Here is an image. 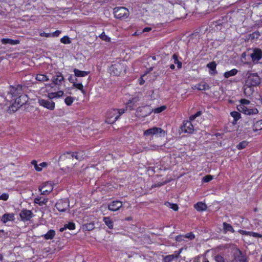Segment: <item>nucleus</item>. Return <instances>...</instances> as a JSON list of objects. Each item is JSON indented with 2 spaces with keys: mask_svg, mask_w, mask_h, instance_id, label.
<instances>
[{
  "mask_svg": "<svg viewBox=\"0 0 262 262\" xmlns=\"http://www.w3.org/2000/svg\"><path fill=\"white\" fill-rule=\"evenodd\" d=\"M223 227L225 233L228 231L231 232V233H234L235 232L232 226L230 224L224 222L223 223Z\"/></svg>",
  "mask_w": 262,
  "mask_h": 262,
  "instance_id": "2f4dec72",
  "label": "nucleus"
},
{
  "mask_svg": "<svg viewBox=\"0 0 262 262\" xmlns=\"http://www.w3.org/2000/svg\"><path fill=\"white\" fill-rule=\"evenodd\" d=\"M55 235V231L54 230L51 229L48 232L44 234L42 236L46 239H52Z\"/></svg>",
  "mask_w": 262,
  "mask_h": 262,
  "instance_id": "c756f323",
  "label": "nucleus"
},
{
  "mask_svg": "<svg viewBox=\"0 0 262 262\" xmlns=\"http://www.w3.org/2000/svg\"><path fill=\"white\" fill-rule=\"evenodd\" d=\"M95 228L94 222H91L83 225V229L86 231H92Z\"/></svg>",
  "mask_w": 262,
  "mask_h": 262,
  "instance_id": "4c0bfd02",
  "label": "nucleus"
},
{
  "mask_svg": "<svg viewBox=\"0 0 262 262\" xmlns=\"http://www.w3.org/2000/svg\"><path fill=\"white\" fill-rule=\"evenodd\" d=\"M20 106L19 105H17L15 104V102H14L9 107L8 111L9 113H14L18 110Z\"/></svg>",
  "mask_w": 262,
  "mask_h": 262,
  "instance_id": "a19ab883",
  "label": "nucleus"
},
{
  "mask_svg": "<svg viewBox=\"0 0 262 262\" xmlns=\"http://www.w3.org/2000/svg\"><path fill=\"white\" fill-rule=\"evenodd\" d=\"M48 201V199L46 198L38 197L34 199V203L38 204L39 206L46 205Z\"/></svg>",
  "mask_w": 262,
  "mask_h": 262,
  "instance_id": "cd10ccee",
  "label": "nucleus"
},
{
  "mask_svg": "<svg viewBox=\"0 0 262 262\" xmlns=\"http://www.w3.org/2000/svg\"><path fill=\"white\" fill-rule=\"evenodd\" d=\"M15 220L14 213H5L1 217V221L6 223L8 221H13Z\"/></svg>",
  "mask_w": 262,
  "mask_h": 262,
  "instance_id": "aec40b11",
  "label": "nucleus"
},
{
  "mask_svg": "<svg viewBox=\"0 0 262 262\" xmlns=\"http://www.w3.org/2000/svg\"><path fill=\"white\" fill-rule=\"evenodd\" d=\"M74 100V99L73 97L69 96V97H67L64 99V102L67 105L70 106L73 102Z\"/></svg>",
  "mask_w": 262,
  "mask_h": 262,
  "instance_id": "49530a36",
  "label": "nucleus"
},
{
  "mask_svg": "<svg viewBox=\"0 0 262 262\" xmlns=\"http://www.w3.org/2000/svg\"><path fill=\"white\" fill-rule=\"evenodd\" d=\"M22 221H29L33 216V213L31 210L23 209L19 213Z\"/></svg>",
  "mask_w": 262,
  "mask_h": 262,
  "instance_id": "4468645a",
  "label": "nucleus"
},
{
  "mask_svg": "<svg viewBox=\"0 0 262 262\" xmlns=\"http://www.w3.org/2000/svg\"><path fill=\"white\" fill-rule=\"evenodd\" d=\"M31 163L33 165H34L35 169L37 171H40L42 170V168L38 166V165L37 164V161L35 160H33L31 162Z\"/></svg>",
  "mask_w": 262,
  "mask_h": 262,
  "instance_id": "3c124183",
  "label": "nucleus"
},
{
  "mask_svg": "<svg viewBox=\"0 0 262 262\" xmlns=\"http://www.w3.org/2000/svg\"><path fill=\"white\" fill-rule=\"evenodd\" d=\"M1 42L3 44H10L11 45H17L19 43V40H13L9 38H3L1 40Z\"/></svg>",
  "mask_w": 262,
  "mask_h": 262,
  "instance_id": "a878e982",
  "label": "nucleus"
},
{
  "mask_svg": "<svg viewBox=\"0 0 262 262\" xmlns=\"http://www.w3.org/2000/svg\"><path fill=\"white\" fill-rule=\"evenodd\" d=\"M73 152V155H74V158L79 161H81V160H83L85 158V157H86L84 151H79L78 152Z\"/></svg>",
  "mask_w": 262,
  "mask_h": 262,
  "instance_id": "bb28decb",
  "label": "nucleus"
},
{
  "mask_svg": "<svg viewBox=\"0 0 262 262\" xmlns=\"http://www.w3.org/2000/svg\"><path fill=\"white\" fill-rule=\"evenodd\" d=\"M103 221L109 229H112L113 228L114 223L110 217H104Z\"/></svg>",
  "mask_w": 262,
  "mask_h": 262,
  "instance_id": "c85d7f7f",
  "label": "nucleus"
},
{
  "mask_svg": "<svg viewBox=\"0 0 262 262\" xmlns=\"http://www.w3.org/2000/svg\"><path fill=\"white\" fill-rule=\"evenodd\" d=\"M172 59L174 60V63L177 64V67L179 69L182 68V63L181 61L178 60V56L176 54H174L172 55Z\"/></svg>",
  "mask_w": 262,
  "mask_h": 262,
  "instance_id": "ea45409f",
  "label": "nucleus"
},
{
  "mask_svg": "<svg viewBox=\"0 0 262 262\" xmlns=\"http://www.w3.org/2000/svg\"><path fill=\"white\" fill-rule=\"evenodd\" d=\"M193 89H198L200 91L209 90L210 89L209 85L205 82H201L192 87Z\"/></svg>",
  "mask_w": 262,
  "mask_h": 262,
  "instance_id": "4be33fe9",
  "label": "nucleus"
},
{
  "mask_svg": "<svg viewBox=\"0 0 262 262\" xmlns=\"http://www.w3.org/2000/svg\"><path fill=\"white\" fill-rule=\"evenodd\" d=\"M168 204H169V207L172 209L173 210L177 211L178 210L179 207L176 204H172L170 203H168Z\"/></svg>",
  "mask_w": 262,
  "mask_h": 262,
  "instance_id": "4d7b16f0",
  "label": "nucleus"
},
{
  "mask_svg": "<svg viewBox=\"0 0 262 262\" xmlns=\"http://www.w3.org/2000/svg\"><path fill=\"white\" fill-rule=\"evenodd\" d=\"M38 103L40 105L50 110H53L55 108V103L50 99H39L38 100Z\"/></svg>",
  "mask_w": 262,
  "mask_h": 262,
  "instance_id": "9b49d317",
  "label": "nucleus"
},
{
  "mask_svg": "<svg viewBox=\"0 0 262 262\" xmlns=\"http://www.w3.org/2000/svg\"><path fill=\"white\" fill-rule=\"evenodd\" d=\"M234 256V259L237 262H245L246 260V257L245 255L239 249H237L235 252Z\"/></svg>",
  "mask_w": 262,
  "mask_h": 262,
  "instance_id": "a211bd4d",
  "label": "nucleus"
},
{
  "mask_svg": "<svg viewBox=\"0 0 262 262\" xmlns=\"http://www.w3.org/2000/svg\"><path fill=\"white\" fill-rule=\"evenodd\" d=\"M49 99L51 100L52 99L56 97V94L55 93H51L48 94Z\"/></svg>",
  "mask_w": 262,
  "mask_h": 262,
  "instance_id": "69168bd1",
  "label": "nucleus"
},
{
  "mask_svg": "<svg viewBox=\"0 0 262 262\" xmlns=\"http://www.w3.org/2000/svg\"><path fill=\"white\" fill-rule=\"evenodd\" d=\"M184 237L183 235H179L176 237L175 239L177 242H181L184 239Z\"/></svg>",
  "mask_w": 262,
  "mask_h": 262,
  "instance_id": "680f3d73",
  "label": "nucleus"
},
{
  "mask_svg": "<svg viewBox=\"0 0 262 262\" xmlns=\"http://www.w3.org/2000/svg\"><path fill=\"white\" fill-rule=\"evenodd\" d=\"M213 179V177L211 175H207L203 178L204 182H209Z\"/></svg>",
  "mask_w": 262,
  "mask_h": 262,
  "instance_id": "864d4df0",
  "label": "nucleus"
},
{
  "mask_svg": "<svg viewBox=\"0 0 262 262\" xmlns=\"http://www.w3.org/2000/svg\"><path fill=\"white\" fill-rule=\"evenodd\" d=\"M69 81L74 84V82H78V79L77 78H73L72 76H70L68 78Z\"/></svg>",
  "mask_w": 262,
  "mask_h": 262,
  "instance_id": "0e129e2a",
  "label": "nucleus"
},
{
  "mask_svg": "<svg viewBox=\"0 0 262 262\" xmlns=\"http://www.w3.org/2000/svg\"><path fill=\"white\" fill-rule=\"evenodd\" d=\"M260 34L258 31H255L252 34L249 35V39L253 40L255 38L257 39Z\"/></svg>",
  "mask_w": 262,
  "mask_h": 262,
  "instance_id": "37998d69",
  "label": "nucleus"
},
{
  "mask_svg": "<svg viewBox=\"0 0 262 262\" xmlns=\"http://www.w3.org/2000/svg\"><path fill=\"white\" fill-rule=\"evenodd\" d=\"M57 209L60 212H65L70 207V202L68 199H60L55 204Z\"/></svg>",
  "mask_w": 262,
  "mask_h": 262,
  "instance_id": "39448f33",
  "label": "nucleus"
},
{
  "mask_svg": "<svg viewBox=\"0 0 262 262\" xmlns=\"http://www.w3.org/2000/svg\"><path fill=\"white\" fill-rule=\"evenodd\" d=\"M230 115L233 118L232 123L236 124L237 121L241 118V114L238 112L233 111L231 112Z\"/></svg>",
  "mask_w": 262,
  "mask_h": 262,
  "instance_id": "473e14b6",
  "label": "nucleus"
},
{
  "mask_svg": "<svg viewBox=\"0 0 262 262\" xmlns=\"http://www.w3.org/2000/svg\"><path fill=\"white\" fill-rule=\"evenodd\" d=\"M139 101L138 97H134L130 99L127 103V107H129L131 109H133V106L136 105V103Z\"/></svg>",
  "mask_w": 262,
  "mask_h": 262,
  "instance_id": "f704fd0d",
  "label": "nucleus"
},
{
  "mask_svg": "<svg viewBox=\"0 0 262 262\" xmlns=\"http://www.w3.org/2000/svg\"><path fill=\"white\" fill-rule=\"evenodd\" d=\"M166 108V106H162L159 107H157L155 109L154 112L155 113H159L165 110Z\"/></svg>",
  "mask_w": 262,
  "mask_h": 262,
  "instance_id": "6e6d98bb",
  "label": "nucleus"
},
{
  "mask_svg": "<svg viewBox=\"0 0 262 262\" xmlns=\"http://www.w3.org/2000/svg\"><path fill=\"white\" fill-rule=\"evenodd\" d=\"M182 249L181 248L179 251H175L174 254H172L176 259H177L179 258L180 253L182 252Z\"/></svg>",
  "mask_w": 262,
  "mask_h": 262,
  "instance_id": "bf43d9fd",
  "label": "nucleus"
},
{
  "mask_svg": "<svg viewBox=\"0 0 262 262\" xmlns=\"http://www.w3.org/2000/svg\"><path fill=\"white\" fill-rule=\"evenodd\" d=\"M241 104L240 105H244L245 106V105H248L250 104V101L247 99H242L240 100Z\"/></svg>",
  "mask_w": 262,
  "mask_h": 262,
  "instance_id": "13d9d810",
  "label": "nucleus"
},
{
  "mask_svg": "<svg viewBox=\"0 0 262 262\" xmlns=\"http://www.w3.org/2000/svg\"><path fill=\"white\" fill-rule=\"evenodd\" d=\"M261 82L260 78L257 73H252L248 71L245 77V84L243 86L245 95L251 96L254 92V88Z\"/></svg>",
  "mask_w": 262,
  "mask_h": 262,
  "instance_id": "f257e3e1",
  "label": "nucleus"
},
{
  "mask_svg": "<svg viewBox=\"0 0 262 262\" xmlns=\"http://www.w3.org/2000/svg\"><path fill=\"white\" fill-rule=\"evenodd\" d=\"M248 144V142L247 141H243L236 145V148L239 150L243 149L246 148Z\"/></svg>",
  "mask_w": 262,
  "mask_h": 262,
  "instance_id": "79ce46f5",
  "label": "nucleus"
},
{
  "mask_svg": "<svg viewBox=\"0 0 262 262\" xmlns=\"http://www.w3.org/2000/svg\"><path fill=\"white\" fill-rule=\"evenodd\" d=\"M53 190V186L51 184L46 183L39 188V191L42 194H48Z\"/></svg>",
  "mask_w": 262,
  "mask_h": 262,
  "instance_id": "dca6fc26",
  "label": "nucleus"
},
{
  "mask_svg": "<svg viewBox=\"0 0 262 262\" xmlns=\"http://www.w3.org/2000/svg\"><path fill=\"white\" fill-rule=\"evenodd\" d=\"M64 80V78L60 73H58L57 75L53 77L52 82L51 84V87L54 85H60L62 81Z\"/></svg>",
  "mask_w": 262,
  "mask_h": 262,
  "instance_id": "2eb2a0df",
  "label": "nucleus"
},
{
  "mask_svg": "<svg viewBox=\"0 0 262 262\" xmlns=\"http://www.w3.org/2000/svg\"><path fill=\"white\" fill-rule=\"evenodd\" d=\"M122 70V66L119 64L112 65L110 68L111 73L115 76L120 75Z\"/></svg>",
  "mask_w": 262,
  "mask_h": 262,
  "instance_id": "6ab92c4d",
  "label": "nucleus"
},
{
  "mask_svg": "<svg viewBox=\"0 0 262 262\" xmlns=\"http://www.w3.org/2000/svg\"><path fill=\"white\" fill-rule=\"evenodd\" d=\"M27 86L25 85L17 84L15 86H9V91L8 92V96L11 98L20 96L26 91Z\"/></svg>",
  "mask_w": 262,
  "mask_h": 262,
  "instance_id": "f03ea898",
  "label": "nucleus"
},
{
  "mask_svg": "<svg viewBox=\"0 0 262 262\" xmlns=\"http://www.w3.org/2000/svg\"><path fill=\"white\" fill-rule=\"evenodd\" d=\"M165 131L161 128L154 127L146 130L144 132V136L157 135L160 137L164 136Z\"/></svg>",
  "mask_w": 262,
  "mask_h": 262,
  "instance_id": "423d86ee",
  "label": "nucleus"
},
{
  "mask_svg": "<svg viewBox=\"0 0 262 262\" xmlns=\"http://www.w3.org/2000/svg\"><path fill=\"white\" fill-rule=\"evenodd\" d=\"M214 259L216 262H225L224 258L219 254L214 256Z\"/></svg>",
  "mask_w": 262,
  "mask_h": 262,
  "instance_id": "8fccbe9b",
  "label": "nucleus"
},
{
  "mask_svg": "<svg viewBox=\"0 0 262 262\" xmlns=\"http://www.w3.org/2000/svg\"><path fill=\"white\" fill-rule=\"evenodd\" d=\"M252 127L254 132L262 129V120L258 121L255 123Z\"/></svg>",
  "mask_w": 262,
  "mask_h": 262,
  "instance_id": "e433bc0d",
  "label": "nucleus"
},
{
  "mask_svg": "<svg viewBox=\"0 0 262 262\" xmlns=\"http://www.w3.org/2000/svg\"><path fill=\"white\" fill-rule=\"evenodd\" d=\"M55 93L56 94V97H59L63 95V92L62 91H59L57 92H55Z\"/></svg>",
  "mask_w": 262,
  "mask_h": 262,
  "instance_id": "774afa93",
  "label": "nucleus"
},
{
  "mask_svg": "<svg viewBox=\"0 0 262 262\" xmlns=\"http://www.w3.org/2000/svg\"><path fill=\"white\" fill-rule=\"evenodd\" d=\"M124 109H113L110 110L107 113V121L106 122L110 124H113L118 119L121 115L125 112Z\"/></svg>",
  "mask_w": 262,
  "mask_h": 262,
  "instance_id": "7ed1b4c3",
  "label": "nucleus"
},
{
  "mask_svg": "<svg viewBox=\"0 0 262 262\" xmlns=\"http://www.w3.org/2000/svg\"><path fill=\"white\" fill-rule=\"evenodd\" d=\"M216 66L217 64L215 61L209 62L207 64V67L210 69L209 74L210 75H215L217 73L216 70Z\"/></svg>",
  "mask_w": 262,
  "mask_h": 262,
  "instance_id": "412c9836",
  "label": "nucleus"
},
{
  "mask_svg": "<svg viewBox=\"0 0 262 262\" xmlns=\"http://www.w3.org/2000/svg\"><path fill=\"white\" fill-rule=\"evenodd\" d=\"M237 109L239 112L248 115H256L258 113V111L257 108H249L244 105H238L237 106Z\"/></svg>",
  "mask_w": 262,
  "mask_h": 262,
  "instance_id": "1a4fd4ad",
  "label": "nucleus"
},
{
  "mask_svg": "<svg viewBox=\"0 0 262 262\" xmlns=\"http://www.w3.org/2000/svg\"><path fill=\"white\" fill-rule=\"evenodd\" d=\"M192 120H186L183 121L181 127L182 132L188 134H192L194 131V127L191 123Z\"/></svg>",
  "mask_w": 262,
  "mask_h": 262,
  "instance_id": "9d476101",
  "label": "nucleus"
},
{
  "mask_svg": "<svg viewBox=\"0 0 262 262\" xmlns=\"http://www.w3.org/2000/svg\"><path fill=\"white\" fill-rule=\"evenodd\" d=\"M73 72L76 77H85L88 75L90 73V71H81L76 68L74 69Z\"/></svg>",
  "mask_w": 262,
  "mask_h": 262,
  "instance_id": "b1692460",
  "label": "nucleus"
},
{
  "mask_svg": "<svg viewBox=\"0 0 262 262\" xmlns=\"http://www.w3.org/2000/svg\"><path fill=\"white\" fill-rule=\"evenodd\" d=\"M114 16L120 19H125L129 15V11L127 9L123 7H116L114 9Z\"/></svg>",
  "mask_w": 262,
  "mask_h": 262,
  "instance_id": "20e7f679",
  "label": "nucleus"
},
{
  "mask_svg": "<svg viewBox=\"0 0 262 262\" xmlns=\"http://www.w3.org/2000/svg\"><path fill=\"white\" fill-rule=\"evenodd\" d=\"M61 33V31L59 30H56L54 32L51 33V37H57L59 35V34Z\"/></svg>",
  "mask_w": 262,
  "mask_h": 262,
  "instance_id": "e2e57ef3",
  "label": "nucleus"
},
{
  "mask_svg": "<svg viewBox=\"0 0 262 262\" xmlns=\"http://www.w3.org/2000/svg\"><path fill=\"white\" fill-rule=\"evenodd\" d=\"M35 79L39 81L44 82L47 81L49 80L48 77L44 74H38L36 76Z\"/></svg>",
  "mask_w": 262,
  "mask_h": 262,
  "instance_id": "c9c22d12",
  "label": "nucleus"
},
{
  "mask_svg": "<svg viewBox=\"0 0 262 262\" xmlns=\"http://www.w3.org/2000/svg\"><path fill=\"white\" fill-rule=\"evenodd\" d=\"M122 207V202L116 200L110 202L108 205V209L112 211L119 210Z\"/></svg>",
  "mask_w": 262,
  "mask_h": 262,
  "instance_id": "f8f14e48",
  "label": "nucleus"
},
{
  "mask_svg": "<svg viewBox=\"0 0 262 262\" xmlns=\"http://www.w3.org/2000/svg\"><path fill=\"white\" fill-rule=\"evenodd\" d=\"M73 86L81 91L83 94L85 93V91L83 89V86L81 82H74Z\"/></svg>",
  "mask_w": 262,
  "mask_h": 262,
  "instance_id": "58836bf2",
  "label": "nucleus"
},
{
  "mask_svg": "<svg viewBox=\"0 0 262 262\" xmlns=\"http://www.w3.org/2000/svg\"><path fill=\"white\" fill-rule=\"evenodd\" d=\"M60 41L64 44H70L71 41L68 36H65L60 39Z\"/></svg>",
  "mask_w": 262,
  "mask_h": 262,
  "instance_id": "de8ad7c7",
  "label": "nucleus"
},
{
  "mask_svg": "<svg viewBox=\"0 0 262 262\" xmlns=\"http://www.w3.org/2000/svg\"><path fill=\"white\" fill-rule=\"evenodd\" d=\"M170 181V180H166L163 181V182H159L157 184L152 185V187H161V186H163V185L166 184L167 183H169Z\"/></svg>",
  "mask_w": 262,
  "mask_h": 262,
  "instance_id": "09e8293b",
  "label": "nucleus"
},
{
  "mask_svg": "<svg viewBox=\"0 0 262 262\" xmlns=\"http://www.w3.org/2000/svg\"><path fill=\"white\" fill-rule=\"evenodd\" d=\"M40 35L41 36H45L46 37H51V33H47L45 32L41 33Z\"/></svg>",
  "mask_w": 262,
  "mask_h": 262,
  "instance_id": "338daca9",
  "label": "nucleus"
},
{
  "mask_svg": "<svg viewBox=\"0 0 262 262\" xmlns=\"http://www.w3.org/2000/svg\"><path fill=\"white\" fill-rule=\"evenodd\" d=\"M252 61L254 64H257L259 61L262 59V50L259 48L252 49V53L250 54Z\"/></svg>",
  "mask_w": 262,
  "mask_h": 262,
  "instance_id": "0eeeda50",
  "label": "nucleus"
},
{
  "mask_svg": "<svg viewBox=\"0 0 262 262\" xmlns=\"http://www.w3.org/2000/svg\"><path fill=\"white\" fill-rule=\"evenodd\" d=\"M1 199L4 201H6L9 198V194L8 193H3L0 195Z\"/></svg>",
  "mask_w": 262,
  "mask_h": 262,
  "instance_id": "052dcab7",
  "label": "nucleus"
},
{
  "mask_svg": "<svg viewBox=\"0 0 262 262\" xmlns=\"http://www.w3.org/2000/svg\"><path fill=\"white\" fill-rule=\"evenodd\" d=\"M99 37L103 40H104L106 42H110L111 41V38L108 37L105 33L103 32H102L100 35Z\"/></svg>",
  "mask_w": 262,
  "mask_h": 262,
  "instance_id": "a18cd8bd",
  "label": "nucleus"
},
{
  "mask_svg": "<svg viewBox=\"0 0 262 262\" xmlns=\"http://www.w3.org/2000/svg\"><path fill=\"white\" fill-rule=\"evenodd\" d=\"M75 228V225L73 222H69L68 224H66L64 225V227L61 228L59 229L60 232H63L64 230L67 229H69L70 230H73Z\"/></svg>",
  "mask_w": 262,
  "mask_h": 262,
  "instance_id": "7c9ffc66",
  "label": "nucleus"
},
{
  "mask_svg": "<svg viewBox=\"0 0 262 262\" xmlns=\"http://www.w3.org/2000/svg\"><path fill=\"white\" fill-rule=\"evenodd\" d=\"M137 112H140L142 117H145L149 115L152 112V108L149 105H145L138 108Z\"/></svg>",
  "mask_w": 262,
  "mask_h": 262,
  "instance_id": "ddd939ff",
  "label": "nucleus"
},
{
  "mask_svg": "<svg viewBox=\"0 0 262 262\" xmlns=\"http://www.w3.org/2000/svg\"><path fill=\"white\" fill-rule=\"evenodd\" d=\"M28 101V97L27 95L22 94L15 99V104L19 105L20 107L25 104Z\"/></svg>",
  "mask_w": 262,
  "mask_h": 262,
  "instance_id": "f3484780",
  "label": "nucleus"
},
{
  "mask_svg": "<svg viewBox=\"0 0 262 262\" xmlns=\"http://www.w3.org/2000/svg\"><path fill=\"white\" fill-rule=\"evenodd\" d=\"M174 259H176L173 255H168L163 258V262H171Z\"/></svg>",
  "mask_w": 262,
  "mask_h": 262,
  "instance_id": "c03bdc74",
  "label": "nucleus"
},
{
  "mask_svg": "<svg viewBox=\"0 0 262 262\" xmlns=\"http://www.w3.org/2000/svg\"><path fill=\"white\" fill-rule=\"evenodd\" d=\"M184 237L190 240L193 239L195 238L194 235L192 232L187 233L186 235H184Z\"/></svg>",
  "mask_w": 262,
  "mask_h": 262,
  "instance_id": "5fc2aeb1",
  "label": "nucleus"
},
{
  "mask_svg": "<svg viewBox=\"0 0 262 262\" xmlns=\"http://www.w3.org/2000/svg\"><path fill=\"white\" fill-rule=\"evenodd\" d=\"M238 73V70L236 69H233L229 71H227L224 73V76L226 78H228L231 76L235 75Z\"/></svg>",
  "mask_w": 262,
  "mask_h": 262,
  "instance_id": "72a5a7b5",
  "label": "nucleus"
},
{
  "mask_svg": "<svg viewBox=\"0 0 262 262\" xmlns=\"http://www.w3.org/2000/svg\"><path fill=\"white\" fill-rule=\"evenodd\" d=\"M202 114L201 111H198L195 114L191 115L189 117V120H194L196 117L201 116Z\"/></svg>",
  "mask_w": 262,
  "mask_h": 262,
  "instance_id": "603ef678",
  "label": "nucleus"
},
{
  "mask_svg": "<svg viewBox=\"0 0 262 262\" xmlns=\"http://www.w3.org/2000/svg\"><path fill=\"white\" fill-rule=\"evenodd\" d=\"M74 158L73 152H67L59 157L58 161L67 165L71 163L72 164V161L73 160Z\"/></svg>",
  "mask_w": 262,
  "mask_h": 262,
  "instance_id": "6e6552de",
  "label": "nucleus"
},
{
  "mask_svg": "<svg viewBox=\"0 0 262 262\" xmlns=\"http://www.w3.org/2000/svg\"><path fill=\"white\" fill-rule=\"evenodd\" d=\"M194 208L198 211H205L207 209V205L202 202L197 203L194 205Z\"/></svg>",
  "mask_w": 262,
  "mask_h": 262,
  "instance_id": "393cba45",
  "label": "nucleus"
},
{
  "mask_svg": "<svg viewBox=\"0 0 262 262\" xmlns=\"http://www.w3.org/2000/svg\"><path fill=\"white\" fill-rule=\"evenodd\" d=\"M238 232L243 235H250L255 237H262V234H259L256 232L247 231L243 230H239Z\"/></svg>",
  "mask_w": 262,
  "mask_h": 262,
  "instance_id": "5701e85b",
  "label": "nucleus"
}]
</instances>
